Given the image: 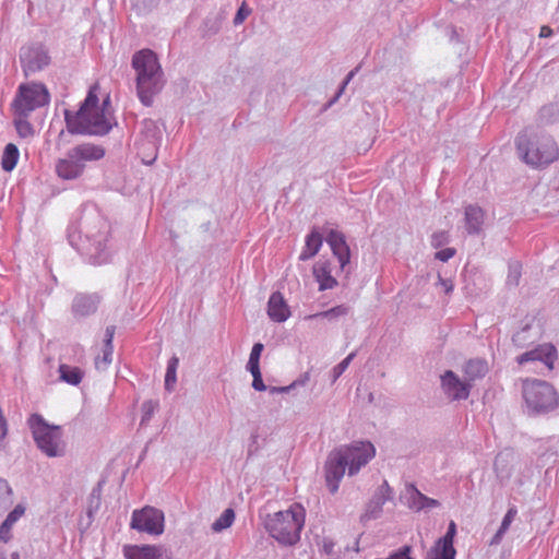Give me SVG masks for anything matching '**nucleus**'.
<instances>
[{"label":"nucleus","mask_w":559,"mask_h":559,"mask_svg":"<svg viewBox=\"0 0 559 559\" xmlns=\"http://www.w3.org/2000/svg\"><path fill=\"white\" fill-rule=\"evenodd\" d=\"M98 86L90 87L85 99L76 111L64 110L67 130L71 134L104 136L112 129L110 121V96L107 95L99 106Z\"/></svg>","instance_id":"nucleus-1"},{"label":"nucleus","mask_w":559,"mask_h":559,"mask_svg":"<svg viewBox=\"0 0 559 559\" xmlns=\"http://www.w3.org/2000/svg\"><path fill=\"white\" fill-rule=\"evenodd\" d=\"M519 157L535 169H544L559 159V147L554 138L544 132L525 129L515 138Z\"/></svg>","instance_id":"nucleus-2"},{"label":"nucleus","mask_w":559,"mask_h":559,"mask_svg":"<svg viewBox=\"0 0 559 559\" xmlns=\"http://www.w3.org/2000/svg\"><path fill=\"white\" fill-rule=\"evenodd\" d=\"M132 67L136 71L138 96L144 106H151L164 84L157 56L150 49L140 50L132 57Z\"/></svg>","instance_id":"nucleus-3"},{"label":"nucleus","mask_w":559,"mask_h":559,"mask_svg":"<svg viewBox=\"0 0 559 559\" xmlns=\"http://www.w3.org/2000/svg\"><path fill=\"white\" fill-rule=\"evenodd\" d=\"M304 525L305 512L300 507L267 514L264 520V527L270 536L280 544L288 546L300 540Z\"/></svg>","instance_id":"nucleus-4"},{"label":"nucleus","mask_w":559,"mask_h":559,"mask_svg":"<svg viewBox=\"0 0 559 559\" xmlns=\"http://www.w3.org/2000/svg\"><path fill=\"white\" fill-rule=\"evenodd\" d=\"M37 448L48 457H60L66 453L60 426L50 425L40 414H32L27 419Z\"/></svg>","instance_id":"nucleus-5"},{"label":"nucleus","mask_w":559,"mask_h":559,"mask_svg":"<svg viewBox=\"0 0 559 559\" xmlns=\"http://www.w3.org/2000/svg\"><path fill=\"white\" fill-rule=\"evenodd\" d=\"M522 395L526 413L530 416L546 415L559 405V396L548 382L543 380H525Z\"/></svg>","instance_id":"nucleus-6"},{"label":"nucleus","mask_w":559,"mask_h":559,"mask_svg":"<svg viewBox=\"0 0 559 559\" xmlns=\"http://www.w3.org/2000/svg\"><path fill=\"white\" fill-rule=\"evenodd\" d=\"M49 100V92L43 83H23L19 85L11 103V111L31 115L37 108L48 105Z\"/></svg>","instance_id":"nucleus-7"},{"label":"nucleus","mask_w":559,"mask_h":559,"mask_svg":"<svg viewBox=\"0 0 559 559\" xmlns=\"http://www.w3.org/2000/svg\"><path fill=\"white\" fill-rule=\"evenodd\" d=\"M348 465V475H356L374 456L376 449L369 441H355L338 449Z\"/></svg>","instance_id":"nucleus-8"},{"label":"nucleus","mask_w":559,"mask_h":559,"mask_svg":"<svg viewBox=\"0 0 559 559\" xmlns=\"http://www.w3.org/2000/svg\"><path fill=\"white\" fill-rule=\"evenodd\" d=\"M164 521L163 511L153 507H145L133 511L130 525L131 528L139 532L160 535L164 532Z\"/></svg>","instance_id":"nucleus-9"},{"label":"nucleus","mask_w":559,"mask_h":559,"mask_svg":"<svg viewBox=\"0 0 559 559\" xmlns=\"http://www.w3.org/2000/svg\"><path fill=\"white\" fill-rule=\"evenodd\" d=\"M20 62L25 73H35L49 66L50 56L47 47L40 43H33L20 49Z\"/></svg>","instance_id":"nucleus-10"},{"label":"nucleus","mask_w":559,"mask_h":559,"mask_svg":"<svg viewBox=\"0 0 559 559\" xmlns=\"http://www.w3.org/2000/svg\"><path fill=\"white\" fill-rule=\"evenodd\" d=\"M346 467H348V465L345 461V456H343L338 449H335L329 453L323 469L325 485L332 495L337 492Z\"/></svg>","instance_id":"nucleus-11"},{"label":"nucleus","mask_w":559,"mask_h":559,"mask_svg":"<svg viewBox=\"0 0 559 559\" xmlns=\"http://www.w3.org/2000/svg\"><path fill=\"white\" fill-rule=\"evenodd\" d=\"M393 489L386 480H383L366 504L365 512L360 516V522L366 523L379 519L382 514L383 506L385 502L393 500Z\"/></svg>","instance_id":"nucleus-12"},{"label":"nucleus","mask_w":559,"mask_h":559,"mask_svg":"<svg viewBox=\"0 0 559 559\" xmlns=\"http://www.w3.org/2000/svg\"><path fill=\"white\" fill-rule=\"evenodd\" d=\"M103 296L99 293H76L71 302V313L75 320H82L96 313Z\"/></svg>","instance_id":"nucleus-13"},{"label":"nucleus","mask_w":559,"mask_h":559,"mask_svg":"<svg viewBox=\"0 0 559 559\" xmlns=\"http://www.w3.org/2000/svg\"><path fill=\"white\" fill-rule=\"evenodd\" d=\"M85 239L88 241L86 251L90 254V259L93 264H103L109 260V252L107 251V236L106 230H97L95 233L91 230L84 231Z\"/></svg>","instance_id":"nucleus-14"},{"label":"nucleus","mask_w":559,"mask_h":559,"mask_svg":"<svg viewBox=\"0 0 559 559\" xmlns=\"http://www.w3.org/2000/svg\"><path fill=\"white\" fill-rule=\"evenodd\" d=\"M455 535L456 524L450 521L447 533L436 542L426 559H455L456 550L453 546Z\"/></svg>","instance_id":"nucleus-15"},{"label":"nucleus","mask_w":559,"mask_h":559,"mask_svg":"<svg viewBox=\"0 0 559 559\" xmlns=\"http://www.w3.org/2000/svg\"><path fill=\"white\" fill-rule=\"evenodd\" d=\"M441 389L450 401L466 400L471 385L462 381L453 371L447 370L440 378Z\"/></svg>","instance_id":"nucleus-16"},{"label":"nucleus","mask_w":559,"mask_h":559,"mask_svg":"<svg viewBox=\"0 0 559 559\" xmlns=\"http://www.w3.org/2000/svg\"><path fill=\"white\" fill-rule=\"evenodd\" d=\"M558 352H524L518 357L520 365L532 364L530 370L537 373H544L546 370L554 369V364L558 359Z\"/></svg>","instance_id":"nucleus-17"},{"label":"nucleus","mask_w":559,"mask_h":559,"mask_svg":"<svg viewBox=\"0 0 559 559\" xmlns=\"http://www.w3.org/2000/svg\"><path fill=\"white\" fill-rule=\"evenodd\" d=\"M126 559H170V555L163 546L142 545L124 546Z\"/></svg>","instance_id":"nucleus-18"},{"label":"nucleus","mask_w":559,"mask_h":559,"mask_svg":"<svg viewBox=\"0 0 559 559\" xmlns=\"http://www.w3.org/2000/svg\"><path fill=\"white\" fill-rule=\"evenodd\" d=\"M326 242L331 247L333 254L337 258L342 270L350 261V249L346 242L345 235L338 230L331 229L325 237Z\"/></svg>","instance_id":"nucleus-19"},{"label":"nucleus","mask_w":559,"mask_h":559,"mask_svg":"<svg viewBox=\"0 0 559 559\" xmlns=\"http://www.w3.org/2000/svg\"><path fill=\"white\" fill-rule=\"evenodd\" d=\"M85 168V164H81L71 150L68 151L64 158L56 164L57 175L64 180H73L79 178Z\"/></svg>","instance_id":"nucleus-20"},{"label":"nucleus","mask_w":559,"mask_h":559,"mask_svg":"<svg viewBox=\"0 0 559 559\" xmlns=\"http://www.w3.org/2000/svg\"><path fill=\"white\" fill-rule=\"evenodd\" d=\"M312 274L319 284V290L323 292L337 286V281L331 274V263L328 260H319L312 267Z\"/></svg>","instance_id":"nucleus-21"},{"label":"nucleus","mask_w":559,"mask_h":559,"mask_svg":"<svg viewBox=\"0 0 559 559\" xmlns=\"http://www.w3.org/2000/svg\"><path fill=\"white\" fill-rule=\"evenodd\" d=\"M267 314L275 322H284L288 319L290 311L280 292H275L270 296L267 302Z\"/></svg>","instance_id":"nucleus-22"},{"label":"nucleus","mask_w":559,"mask_h":559,"mask_svg":"<svg viewBox=\"0 0 559 559\" xmlns=\"http://www.w3.org/2000/svg\"><path fill=\"white\" fill-rule=\"evenodd\" d=\"M484 217L485 213L480 206L469 204L465 207V228L469 235H478L481 231L484 225Z\"/></svg>","instance_id":"nucleus-23"},{"label":"nucleus","mask_w":559,"mask_h":559,"mask_svg":"<svg viewBox=\"0 0 559 559\" xmlns=\"http://www.w3.org/2000/svg\"><path fill=\"white\" fill-rule=\"evenodd\" d=\"M514 462L513 451L506 449L499 452L493 462L497 477L503 481L511 477Z\"/></svg>","instance_id":"nucleus-24"},{"label":"nucleus","mask_w":559,"mask_h":559,"mask_svg":"<svg viewBox=\"0 0 559 559\" xmlns=\"http://www.w3.org/2000/svg\"><path fill=\"white\" fill-rule=\"evenodd\" d=\"M81 164L99 160L105 156V148L100 145L84 143L71 148Z\"/></svg>","instance_id":"nucleus-25"},{"label":"nucleus","mask_w":559,"mask_h":559,"mask_svg":"<svg viewBox=\"0 0 559 559\" xmlns=\"http://www.w3.org/2000/svg\"><path fill=\"white\" fill-rule=\"evenodd\" d=\"M59 379L70 385H79L84 377V371L76 366H71L64 361H61L58 368Z\"/></svg>","instance_id":"nucleus-26"},{"label":"nucleus","mask_w":559,"mask_h":559,"mask_svg":"<svg viewBox=\"0 0 559 559\" xmlns=\"http://www.w3.org/2000/svg\"><path fill=\"white\" fill-rule=\"evenodd\" d=\"M141 135L147 143L152 144L155 148L162 142V130L157 122L153 119H144L141 122Z\"/></svg>","instance_id":"nucleus-27"},{"label":"nucleus","mask_w":559,"mask_h":559,"mask_svg":"<svg viewBox=\"0 0 559 559\" xmlns=\"http://www.w3.org/2000/svg\"><path fill=\"white\" fill-rule=\"evenodd\" d=\"M403 498L409 509L417 512L424 510L425 495L414 484L406 485Z\"/></svg>","instance_id":"nucleus-28"},{"label":"nucleus","mask_w":559,"mask_h":559,"mask_svg":"<svg viewBox=\"0 0 559 559\" xmlns=\"http://www.w3.org/2000/svg\"><path fill=\"white\" fill-rule=\"evenodd\" d=\"M516 514H518L516 507L512 506L508 509L506 515L502 519L500 527L498 528V531L496 532V534L492 536L491 540L489 542L490 546L499 545L502 542L504 534L510 528V525L514 521Z\"/></svg>","instance_id":"nucleus-29"},{"label":"nucleus","mask_w":559,"mask_h":559,"mask_svg":"<svg viewBox=\"0 0 559 559\" xmlns=\"http://www.w3.org/2000/svg\"><path fill=\"white\" fill-rule=\"evenodd\" d=\"M12 114H13V126H14L19 136L22 139H28V138L34 136L35 128L28 121V117L31 115H26V114L19 115L17 112H12Z\"/></svg>","instance_id":"nucleus-30"},{"label":"nucleus","mask_w":559,"mask_h":559,"mask_svg":"<svg viewBox=\"0 0 559 559\" xmlns=\"http://www.w3.org/2000/svg\"><path fill=\"white\" fill-rule=\"evenodd\" d=\"M464 372L471 380L483 378L488 372V364L481 358L469 359L464 367Z\"/></svg>","instance_id":"nucleus-31"},{"label":"nucleus","mask_w":559,"mask_h":559,"mask_svg":"<svg viewBox=\"0 0 559 559\" xmlns=\"http://www.w3.org/2000/svg\"><path fill=\"white\" fill-rule=\"evenodd\" d=\"M20 157V151L17 146L13 143H8L4 146L2 157H1V166L4 171H12L19 160Z\"/></svg>","instance_id":"nucleus-32"},{"label":"nucleus","mask_w":559,"mask_h":559,"mask_svg":"<svg viewBox=\"0 0 559 559\" xmlns=\"http://www.w3.org/2000/svg\"><path fill=\"white\" fill-rule=\"evenodd\" d=\"M179 366V359L176 356H173L168 362L165 373V390L167 392H173L175 390V385L177 383V369Z\"/></svg>","instance_id":"nucleus-33"},{"label":"nucleus","mask_w":559,"mask_h":559,"mask_svg":"<svg viewBox=\"0 0 559 559\" xmlns=\"http://www.w3.org/2000/svg\"><path fill=\"white\" fill-rule=\"evenodd\" d=\"M222 27V19L217 15H209L204 19L201 26L202 37H211L216 35Z\"/></svg>","instance_id":"nucleus-34"},{"label":"nucleus","mask_w":559,"mask_h":559,"mask_svg":"<svg viewBox=\"0 0 559 559\" xmlns=\"http://www.w3.org/2000/svg\"><path fill=\"white\" fill-rule=\"evenodd\" d=\"M13 504V490L9 483L0 478V515Z\"/></svg>","instance_id":"nucleus-35"},{"label":"nucleus","mask_w":559,"mask_h":559,"mask_svg":"<svg viewBox=\"0 0 559 559\" xmlns=\"http://www.w3.org/2000/svg\"><path fill=\"white\" fill-rule=\"evenodd\" d=\"M559 117V108L557 104H548L543 106L538 112V120L544 124L555 122Z\"/></svg>","instance_id":"nucleus-36"},{"label":"nucleus","mask_w":559,"mask_h":559,"mask_svg":"<svg viewBox=\"0 0 559 559\" xmlns=\"http://www.w3.org/2000/svg\"><path fill=\"white\" fill-rule=\"evenodd\" d=\"M235 520V512L233 509L228 508L223 511L218 519H216L212 524V530L214 532H221L227 527H229Z\"/></svg>","instance_id":"nucleus-37"},{"label":"nucleus","mask_w":559,"mask_h":559,"mask_svg":"<svg viewBox=\"0 0 559 559\" xmlns=\"http://www.w3.org/2000/svg\"><path fill=\"white\" fill-rule=\"evenodd\" d=\"M323 237L321 233L313 227L311 231L306 236L305 246L309 248V251L316 255L322 247Z\"/></svg>","instance_id":"nucleus-38"},{"label":"nucleus","mask_w":559,"mask_h":559,"mask_svg":"<svg viewBox=\"0 0 559 559\" xmlns=\"http://www.w3.org/2000/svg\"><path fill=\"white\" fill-rule=\"evenodd\" d=\"M521 275H522V264L519 261L509 262L507 285L516 287L520 284Z\"/></svg>","instance_id":"nucleus-39"},{"label":"nucleus","mask_w":559,"mask_h":559,"mask_svg":"<svg viewBox=\"0 0 559 559\" xmlns=\"http://www.w3.org/2000/svg\"><path fill=\"white\" fill-rule=\"evenodd\" d=\"M355 353L352 352L345 359H343L340 364H337L331 372L332 383H334L348 368L350 361L354 359Z\"/></svg>","instance_id":"nucleus-40"},{"label":"nucleus","mask_w":559,"mask_h":559,"mask_svg":"<svg viewBox=\"0 0 559 559\" xmlns=\"http://www.w3.org/2000/svg\"><path fill=\"white\" fill-rule=\"evenodd\" d=\"M349 311V307L345 306V305H338L336 307H333L326 311H323V312H320L318 314H316V317H323V318H326L329 320H332V319H335L337 317H344L348 313Z\"/></svg>","instance_id":"nucleus-41"},{"label":"nucleus","mask_w":559,"mask_h":559,"mask_svg":"<svg viewBox=\"0 0 559 559\" xmlns=\"http://www.w3.org/2000/svg\"><path fill=\"white\" fill-rule=\"evenodd\" d=\"M112 361V352H103L95 357V367L98 370H106Z\"/></svg>","instance_id":"nucleus-42"},{"label":"nucleus","mask_w":559,"mask_h":559,"mask_svg":"<svg viewBox=\"0 0 559 559\" xmlns=\"http://www.w3.org/2000/svg\"><path fill=\"white\" fill-rule=\"evenodd\" d=\"M262 352H251L248 364H247V370L252 373H259L260 370V358H261Z\"/></svg>","instance_id":"nucleus-43"},{"label":"nucleus","mask_w":559,"mask_h":559,"mask_svg":"<svg viewBox=\"0 0 559 559\" xmlns=\"http://www.w3.org/2000/svg\"><path fill=\"white\" fill-rule=\"evenodd\" d=\"M449 242V235L444 230L436 231L431 235V246L433 248H441Z\"/></svg>","instance_id":"nucleus-44"},{"label":"nucleus","mask_w":559,"mask_h":559,"mask_svg":"<svg viewBox=\"0 0 559 559\" xmlns=\"http://www.w3.org/2000/svg\"><path fill=\"white\" fill-rule=\"evenodd\" d=\"M14 524L4 519L0 525V542L9 543L12 539V527Z\"/></svg>","instance_id":"nucleus-45"},{"label":"nucleus","mask_w":559,"mask_h":559,"mask_svg":"<svg viewBox=\"0 0 559 559\" xmlns=\"http://www.w3.org/2000/svg\"><path fill=\"white\" fill-rule=\"evenodd\" d=\"M14 524L4 519L0 525V542L9 543L12 539V527Z\"/></svg>","instance_id":"nucleus-46"},{"label":"nucleus","mask_w":559,"mask_h":559,"mask_svg":"<svg viewBox=\"0 0 559 559\" xmlns=\"http://www.w3.org/2000/svg\"><path fill=\"white\" fill-rule=\"evenodd\" d=\"M358 71V67L355 68L354 70H352L345 78V80L343 81L342 85L338 87V91L336 92V94L334 95V97L328 103V107L329 106H332L334 103L337 102V99L340 98V96L342 95V93L344 92L346 85L348 84V82L354 78V75L356 74V72Z\"/></svg>","instance_id":"nucleus-47"},{"label":"nucleus","mask_w":559,"mask_h":559,"mask_svg":"<svg viewBox=\"0 0 559 559\" xmlns=\"http://www.w3.org/2000/svg\"><path fill=\"white\" fill-rule=\"evenodd\" d=\"M25 510L26 508L22 503H19L14 507V509L11 512H9L5 520L11 522L12 524H15L24 515Z\"/></svg>","instance_id":"nucleus-48"},{"label":"nucleus","mask_w":559,"mask_h":559,"mask_svg":"<svg viewBox=\"0 0 559 559\" xmlns=\"http://www.w3.org/2000/svg\"><path fill=\"white\" fill-rule=\"evenodd\" d=\"M155 408H156V403H154L153 401H146L143 403V405H142L143 415H142L141 424H144L151 419Z\"/></svg>","instance_id":"nucleus-49"},{"label":"nucleus","mask_w":559,"mask_h":559,"mask_svg":"<svg viewBox=\"0 0 559 559\" xmlns=\"http://www.w3.org/2000/svg\"><path fill=\"white\" fill-rule=\"evenodd\" d=\"M250 9L247 7L246 2H242V4L239 7V9L236 12V15L234 17V24L239 25L243 23V21L247 19V16L250 14Z\"/></svg>","instance_id":"nucleus-50"},{"label":"nucleus","mask_w":559,"mask_h":559,"mask_svg":"<svg viewBox=\"0 0 559 559\" xmlns=\"http://www.w3.org/2000/svg\"><path fill=\"white\" fill-rule=\"evenodd\" d=\"M456 250L454 248H445L436 252L435 258L439 261L447 262L454 257Z\"/></svg>","instance_id":"nucleus-51"},{"label":"nucleus","mask_w":559,"mask_h":559,"mask_svg":"<svg viewBox=\"0 0 559 559\" xmlns=\"http://www.w3.org/2000/svg\"><path fill=\"white\" fill-rule=\"evenodd\" d=\"M115 330H116V328L114 325L106 328L105 337H104L105 349H111Z\"/></svg>","instance_id":"nucleus-52"},{"label":"nucleus","mask_w":559,"mask_h":559,"mask_svg":"<svg viewBox=\"0 0 559 559\" xmlns=\"http://www.w3.org/2000/svg\"><path fill=\"white\" fill-rule=\"evenodd\" d=\"M252 388L255 390V391H265L266 390V385L264 384L263 380H262V373L259 372V373H252Z\"/></svg>","instance_id":"nucleus-53"},{"label":"nucleus","mask_w":559,"mask_h":559,"mask_svg":"<svg viewBox=\"0 0 559 559\" xmlns=\"http://www.w3.org/2000/svg\"><path fill=\"white\" fill-rule=\"evenodd\" d=\"M438 284L442 286L445 294L453 292L454 285L450 278H443L440 274L438 275Z\"/></svg>","instance_id":"nucleus-54"},{"label":"nucleus","mask_w":559,"mask_h":559,"mask_svg":"<svg viewBox=\"0 0 559 559\" xmlns=\"http://www.w3.org/2000/svg\"><path fill=\"white\" fill-rule=\"evenodd\" d=\"M309 380H310V373L307 371L290 383L292 390L297 386H304Z\"/></svg>","instance_id":"nucleus-55"},{"label":"nucleus","mask_w":559,"mask_h":559,"mask_svg":"<svg viewBox=\"0 0 559 559\" xmlns=\"http://www.w3.org/2000/svg\"><path fill=\"white\" fill-rule=\"evenodd\" d=\"M8 421L2 408L0 407V435L5 438L8 435Z\"/></svg>","instance_id":"nucleus-56"},{"label":"nucleus","mask_w":559,"mask_h":559,"mask_svg":"<svg viewBox=\"0 0 559 559\" xmlns=\"http://www.w3.org/2000/svg\"><path fill=\"white\" fill-rule=\"evenodd\" d=\"M439 506H440V502L438 500L425 496L424 510L438 508Z\"/></svg>","instance_id":"nucleus-57"},{"label":"nucleus","mask_w":559,"mask_h":559,"mask_svg":"<svg viewBox=\"0 0 559 559\" xmlns=\"http://www.w3.org/2000/svg\"><path fill=\"white\" fill-rule=\"evenodd\" d=\"M290 391H292L290 384L286 385V386H271L270 388V393H272V394H274V393H289Z\"/></svg>","instance_id":"nucleus-58"},{"label":"nucleus","mask_w":559,"mask_h":559,"mask_svg":"<svg viewBox=\"0 0 559 559\" xmlns=\"http://www.w3.org/2000/svg\"><path fill=\"white\" fill-rule=\"evenodd\" d=\"M313 257H314L313 253H311L309 251V248L305 246V248L302 249V251H301V253L299 255V260L300 261H307V260H309V259H311Z\"/></svg>","instance_id":"nucleus-59"},{"label":"nucleus","mask_w":559,"mask_h":559,"mask_svg":"<svg viewBox=\"0 0 559 559\" xmlns=\"http://www.w3.org/2000/svg\"><path fill=\"white\" fill-rule=\"evenodd\" d=\"M528 329V325H526L521 332L516 333L514 336H513V342L515 344V346H522V344L520 343V341L523 338L522 335L526 332V330Z\"/></svg>","instance_id":"nucleus-60"},{"label":"nucleus","mask_w":559,"mask_h":559,"mask_svg":"<svg viewBox=\"0 0 559 559\" xmlns=\"http://www.w3.org/2000/svg\"><path fill=\"white\" fill-rule=\"evenodd\" d=\"M552 35V29L549 26H542L539 37H550Z\"/></svg>","instance_id":"nucleus-61"},{"label":"nucleus","mask_w":559,"mask_h":559,"mask_svg":"<svg viewBox=\"0 0 559 559\" xmlns=\"http://www.w3.org/2000/svg\"><path fill=\"white\" fill-rule=\"evenodd\" d=\"M334 544L333 543H324L323 550L330 555L333 551Z\"/></svg>","instance_id":"nucleus-62"},{"label":"nucleus","mask_w":559,"mask_h":559,"mask_svg":"<svg viewBox=\"0 0 559 559\" xmlns=\"http://www.w3.org/2000/svg\"><path fill=\"white\" fill-rule=\"evenodd\" d=\"M251 349H264V346L262 343H255Z\"/></svg>","instance_id":"nucleus-63"},{"label":"nucleus","mask_w":559,"mask_h":559,"mask_svg":"<svg viewBox=\"0 0 559 559\" xmlns=\"http://www.w3.org/2000/svg\"><path fill=\"white\" fill-rule=\"evenodd\" d=\"M11 559H20V555L17 552L11 554Z\"/></svg>","instance_id":"nucleus-64"}]
</instances>
